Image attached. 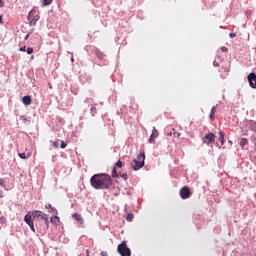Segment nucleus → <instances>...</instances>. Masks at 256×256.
I'll list each match as a JSON object with an SVG mask.
<instances>
[{
    "instance_id": "obj_29",
    "label": "nucleus",
    "mask_w": 256,
    "mask_h": 256,
    "mask_svg": "<svg viewBox=\"0 0 256 256\" xmlns=\"http://www.w3.org/2000/svg\"><path fill=\"white\" fill-rule=\"evenodd\" d=\"M60 147L61 149H65V147H67V143H65L64 141H61Z\"/></svg>"
},
{
    "instance_id": "obj_14",
    "label": "nucleus",
    "mask_w": 256,
    "mask_h": 256,
    "mask_svg": "<svg viewBox=\"0 0 256 256\" xmlns=\"http://www.w3.org/2000/svg\"><path fill=\"white\" fill-rule=\"evenodd\" d=\"M219 135V141L221 142V145H225V134L223 133V131H219L218 132Z\"/></svg>"
},
{
    "instance_id": "obj_43",
    "label": "nucleus",
    "mask_w": 256,
    "mask_h": 256,
    "mask_svg": "<svg viewBox=\"0 0 256 256\" xmlns=\"http://www.w3.org/2000/svg\"><path fill=\"white\" fill-rule=\"evenodd\" d=\"M213 117H215V114H213L212 112H210V119H213Z\"/></svg>"
},
{
    "instance_id": "obj_15",
    "label": "nucleus",
    "mask_w": 256,
    "mask_h": 256,
    "mask_svg": "<svg viewBox=\"0 0 256 256\" xmlns=\"http://www.w3.org/2000/svg\"><path fill=\"white\" fill-rule=\"evenodd\" d=\"M40 218L45 221V225L49 226V215L45 214L42 212V215L40 216Z\"/></svg>"
},
{
    "instance_id": "obj_9",
    "label": "nucleus",
    "mask_w": 256,
    "mask_h": 256,
    "mask_svg": "<svg viewBox=\"0 0 256 256\" xmlns=\"http://www.w3.org/2000/svg\"><path fill=\"white\" fill-rule=\"evenodd\" d=\"M157 137H159V131H157L155 127H153L152 134L148 139L149 143H155V139H157Z\"/></svg>"
},
{
    "instance_id": "obj_31",
    "label": "nucleus",
    "mask_w": 256,
    "mask_h": 256,
    "mask_svg": "<svg viewBox=\"0 0 256 256\" xmlns=\"http://www.w3.org/2000/svg\"><path fill=\"white\" fill-rule=\"evenodd\" d=\"M215 111H217V106L212 107L210 113H212V115H215Z\"/></svg>"
},
{
    "instance_id": "obj_5",
    "label": "nucleus",
    "mask_w": 256,
    "mask_h": 256,
    "mask_svg": "<svg viewBox=\"0 0 256 256\" xmlns=\"http://www.w3.org/2000/svg\"><path fill=\"white\" fill-rule=\"evenodd\" d=\"M40 17L39 15L35 14L33 10H31L27 15V20L29 22L30 27H35L37 25V21H39Z\"/></svg>"
},
{
    "instance_id": "obj_30",
    "label": "nucleus",
    "mask_w": 256,
    "mask_h": 256,
    "mask_svg": "<svg viewBox=\"0 0 256 256\" xmlns=\"http://www.w3.org/2000/svg\"><path fill=\"white\" fill-rule=\"evenodd\" d=\"M28 226L30 227L31 231H33V233H35V224H33V222H32V224H30Z\"/></svg>"
},
{
    "instance_id": "obj_42",
    "label": "nucleus",
    "mask_w": 256,
    "mask_h": 256,
    "mask_svg": "<svg viewBox=\"0 0 256 256\" xmlns=\"http://www.w3.org/2000/svg\"><path fill=\"white\" fill-rule=\"evenodd\" d=\"M101 256H108V255H107V252L102 251V252H101Z\"/></svg>"
},
{
    "instance_id": "obj_6",
    "label": "nucleus",
    "mask_w": 256,
    "mask_h": 256,
    "mask_svg": "<svg viewBox=\"0 0 256 256\" xmlns=\"http://www.w3.org/2000/svg\"><path fill=\"white\" fill-rule=\"evenodd\" d=\"M202 141L206 145H211V143H214L215 141V134L212 132L206 134L204 137H202Z\"/></svg>"
},
{
    "instance_id": "obj_39",
    "label": "nucleus",
    "mask_w": 256,
    "mask_h": 256,
    "mask_svg": "<svg viewBox=\"0 0 256 256\" xmlns=\"http://www.w3.org/2000/svg\"><path fill=\"white\" fill-rule=\"evenodd\" d=\"M213 65H214V67H219V64L217 63V61H214Z\"/></svg>"
},
{
    "instance_id": "obj_17",
    "label": "nucleus",
    "mask_w": 256,
    "mask_h": 256,
    "mask_svg": "<svg viewBox=\"0 0 256 256\" xmlns=\"http://www.w3.org/2000/svg\"><path fill=\"white\" fill-rule=\"evenodd\" d=\"M50 223L57 225V223H59V216L54 215L52 218H50Z\"/></svg>"
},
{
    "instance_id": "obj_21",
    "label": "nucleus",
    "mask_w": 256,
    "mask_h": 256,
    "mask_svg": "<svg viewBox=\"0 0 256 256\" xmlns=\"http://www.w3.org/2000/svg\"><path fill=\"white\" fill-rule=\"evenodd\" d=\"M0 187L7 190V186L5 185V179L4 178H0Z\"/></svg>"
},
{
    "instance_id": "obj_32",
    "label": "nucleus",
    "mask_w": 256,
    "mask_h": 256,
    "mask_svg": "<svg viewBox=\"0 0 256 256\" xmlns=\"http://www.w3.org/2000/svg\"><path fill=\"white\" fill-rule=\"evenodd\" d=\"M229 37H230V39H233V38L237 37V34L231 32V33L229 34Z\"/></svg>"
},
{
    "instance_id": "obj_27",
    "label": "nucleus",
    "mask_w": 256,
    "mask_h": 256,
    "mask_svg": "<svg viewBox=\"0 0 256 256\" xmlns=\"http://www.w3.org/2000/svg\"><path fill=\"white\" fill-rule=\"evenodd\" d=\"M116 167H119V168L123 167V162L121 160H118L116 162Z\"/></svg>"
},
{
    "instance_id": "obj_13",
    "label": "nucleus",
    "mask_w": 256,
    "mask_h": 256,
    "mask_svg": "<svg viewBox=\"0 0 256 256\" xmlns=\"http://www.w3.org/2000/svg\"><path fill=\"white\" fill-rule=\"evenodd\" d=\"M31 96L27 95L22 98V103L26 106H29L31 104Z\"/></svg>"
},
{
    "instance_id": "obj_12",
    "label": "nucleus",
    "mask_w": 256,
    "mask_h": 256,
    "mask_svg": "<svg viewBox=\"0 0 256 256\" xmlns=\"http://www.w3.org/2000/svg\"><path fill=\"white\" fill-rule=\"evenodd\" d=\"M42 214L43 212L39 210H35L31 212V216L33 219H39V217H41Z\"/></svg>"
},
{
    "instance_id": "obj_16",
    "label": "nucleus",
    "mask_w": 256,
    "mask_h": 256,
    "mask_svg": "<svg viewBox=\"0 0 256 256\" xmlns=\"http://www.w3.org/2000/svg\"><path fill=\"white\" fill-rule=\"evenodd\" d=\"M73 217L75 218L76 221H78L79 225H83V217H81L80 214L75 213Z\"/></svg>"
},
{
    "instance_id": "obj_44",
    "label": "nucleus",
    "mask_w": 256,
    "mask_h": 256,
    "mask_svg": "<svg viewBox=\"0 0 256 256\" xmlns=\"http://www.w3.org/2000/svg\"><path fill=\"white\" fill-rule=\"evenodd\" d=\"M0 23L3 24V16H0Z\"/></svg>"
},
{
    "instance_id": "obj_33",
    "label": "nucleus",
    "mask_w": 256,
    "mask_h": 256,
    "mask_svg": "<svg viewBox=\"0 0 256 256\" xmlns=\"http://www.w3.org/2000/svg\"><path fill=\"white\" fill-rule=\"evenodd\" d=\"M53 147H55V149L59 148V142L57 141L53 142Z\"/></svg>"
},
{
    "instance_id": "obj_37",
    "label": "nucleus",
    "mask_w": 256,
    "mask_h": 256,
    "mask_svg": "<svg viewBox=\"0 0 256 256\" xmlns=\"http://www.w3.org/2000/svg\"><path fill=\"white\" fill-rule=\"evenodd\" d=\"M0 7H5V2H3V0H0Z\"/></svg>"
},
{
    "instance_id": "obj_28",
    "label": "nucleus",
    "mask_w": 256,
    "mask_h": 256,
    "mask_svg": "<svg viewBox=\"0 0 256 256\" xmlns=\"http://www.w3.org/2000/svg\"><path fill=\"white\" fill-rule=\"evenodd\" d=\"M120 177H121L122 179H124V181H127V179H128L127 173L121 174Z\"/></svg>"
},
{
    "instance_id": "obj_20",
    "label": "nucleus",
    "mask_w": 256,
    "mask_h": 256,
    "mask_svg": "<svg viewBox=\"0 0 256 256\" xmlns=\"http://www.w3.org/2000/svg\"><path fill=\"white\" fill-rule=\"evenodd\" d=\"M250 129H251V131L256 132V121H251L250 122Z\"/></svg>"
},
{
    "instance_id": "obj_45",
    "label": "nucleus",
    "mask_w": 256,
    "mask_h": 256,
    "mask_svg": "<svg viewBox=\"0 0 256 256\" xmlns=\"http://www.w3.org/2000/svg\"><path fill=\"white\" fill-rule=\"evenodd\" d=\"M75 61V59L73 58V56L71 57V62L73 63Z\"/></svg>"
},
{
    "instance_id": "obj_22",
    "label": "nucleus",
    "mask_w": 256,
    "mask_h": 256,
    "mask_svg": "<svg viewBox=\"0 0 256 256\" xmlns=\"http://www.w3.org/2000/svg\"><path fill=\"white\" fill-rule=\"evenodd\" d=\"M51 3H53V0H44L43 1L44 7H47V5H51Z\"/></svg>"
},
{
    "instance_id": "obj_34",
    "label": "nucleus",
    "mask_w": 256,
    "mask_h": 256,
    "mask_svg": "<svg viewBox=\"0 0 256 256\" xmlns=\"http://www.w3.org/2000/svg\"><path fill=\"white\" fill-rule=\"evenodd\" d=\"M221 51H222L223 53H227L228 49H227V47L223 46V47H221Z\"/></svg>"
},
{
    "instance_id": "obj_18",
    "label": "nucleus",
    "mask_w": 256,
    "mask_h": 256,
    "mask_svg": "<svg viewBox=\"0 0 256 256\" xmlns=\"http://www.w3.org/2000/svg\"><path fill=\"white\" fill-rule=\"evenodd\" d=\"M112 177H114V179H117V177H119V173L117 172V167H113L112 168Z\"/></svg>"
},
{
    "instance_id": "obj_10",
    "label": "nucleus",
    "mask_w": 256,
    "mask_h": 256,
    "mask_svg": "<svg viewBox=\"0 0 256 256\" xmlns=\"http://www.w3.org/2000/svg\"><path fill=\"white\" fill-rule=\"evenodd\" d=\"M24 221H25V223H27L28 225L33 224V216H31V212H28V213L25 215Z\"/></svg>"
},
{
    "instance_id": "obj_8",
    "label": "nucleus",
    "mask_w": 256,
    "mask_h": 256,
    "mask_svg": "<svg viewBox=\"0 0 256 256\" xmlns=\"http://www.w3.org/2000/svg\"><path fill=\"white\" fill-rule=\"evenodd\" d=\"M180 196L182 199H189V197H191V190L188 187H183L180 190Z\"/></svg>"
},
{
    "instance_id": "obj_11",
    "label": "nucleus",
    "mask_w": 256,
    "mask_h": 256,
    "mask_svg": "<svg viewBox=\"0 0 256 256\" xmlns=\"http://www.w3.org/2000/svg\"><path fill=\"white\" fill-rule=\"evenodd\" d=\"M247 145H249V140H247V138H241L240 146L242 147V149H247Z\"/></svg>"
},
{
    "instance_id": "obj_4",
    "label": "nucleus",
    "mask_w": 256,
    "mask_h": 256,
    "mask_svg": "<svg viewBox=\"0 0 256 256\" xmlns=\"http://www.w3.org/2000/svg\"><path fill=\"white\" fill-rule=\"evenodd\" d=\"M117 251L121 256H131V249L127 247V242L125 241L118 245Z\"/></svg>"
},
{
    "instance_id": "obj_47",
    "label": "nucleus",
    "mask_w": 256,
    "mask_h": 256,
    "mask_svg": "<svg viewBox=\"0 0 256 256\" xmlns=\"http://www.w3.org/2000/svg\"><path fill=\"white\" fill-rule=\"evenodd\" d=\"M31 59H35V56H31Z\"/></svg>"
},
{
    "instance_id": "obj_3",
    "label": "nucleus",
    "mask_w": 256,
    "mask_h": 256,
    "mask_svg": "<svg viewBox=\"0 0 256 256\" xmlns=\"http://www.w3.org/2000/svg\"><path fill=\"white\" fill-rule=\"evenodd\" d=\"M92 53H94V55H96L97 59H99V61H101L100 65H109V61H107L105 59V54H103V52H101V50H99V48L93 47L92 48Z\"/></svg>"
},
{
    "instance_id": "obj_23",
    "label": "nucleus",
    "mask_w": 256,
    "mask_h": 256,
    "mask_svg": "<svg viewBox=\"0 0 256 256\" xmlns=\"http://www.w3.org/2000/svg\"><path fill=\"white\" fill-rule=\"evenodd\" d=\"M49 213H52L54 215H58L57 209L55 207H52V209L49 210Z\"/></svg>"
},
{
    "instance_id": "obj_41",
    "label": "nucleus",
    "mask_w": 256,
    "mask_h": 256,
    "mask_svg": "<svg viewBox=\"0 0 256 256\" xmlns=\"http://www.w3.org/2000/svg\"><path fill=\"white\" fill-rule=\"evenodd\" d=\"M3 193H4L3 190H0V198L1 199H3V196H4Z\"/></svg>"
},
{
    "instance_id": "obj_38",
    "label": "nucleus",
    "mask_w": 256,
    "mask_h": 256,
    "mask_svg": "<svg viewBox=\"0 0 256 256\" xmlns=\"http://www.w3.org/2000/svg\"><path fill=\"white\" fill-rule=\"evenodd\" d=\"M30 35H31V33H28V34L25 36L24 40L27 41V39H29V36H30Z\"/></svg>"
},
{
    "instance_id": "obj_24",
    "label": "nucleus",
    "mask_w": 256,
    "mask_h": 256,
    "mask_svg": "<svg viewBox=\"0 0 256 256\" xmlns=\"http://www.w3.org/2000/svg\"><path fill=\"white\" fill-rule=\"evenodd\" d=\"M18 155L20 159H27V154H25V152L19 153Z\"/></svg>"
},
{
    "instance_id": "obj_1",
    "label": "nucleus",
    "mask_w": 256,
    "mask_h": 256,
    "mask_svg": "<svg viewBox=\"0 0 256 256\" xmlns=\"http://www.w3.org/2000/svg\"><path fill=\"white\" fill-rule=\"evenodd\" d=\"M91 186L94 189H109L111 185H113V179H111V176L109 174L100 173V174H94L90 178Z\"/></svg>"
},
{
    "instance_id": "obj_36",
    "label": "nucleus",
    "mask_w": 256,
    "mask_h": 256,
    "mask_svg": "<svg viewBox=\"0 0 256 256\" xmlns=\"http://www.w3.org/2000/svg\"><path fill=\"white\" fill-rule=\"evenodd\" d=\"M45 207H46L47 209H49V211L53 208V206H52L51 204H47Z\"/></svg>"
},
{
    "instance_id": "obj_35",
    "label": "nucleus",
    "mask_w": 256,
    "mask_h": 256,
    "mask_svg": "<svg viewBox=\"0 0 256 256\" xmlns=\"http://www.w3.org/2000/svg\"><path fill=\"white\" fill-rule=\"evenodd\" d=\"M27 49V46L20 47V51L25 52Z\"/></svg>"
},
{
    "instance_id": "obj_26",
    "label": "nucleus",
    "mask_w": 256,
    "mask_h": 256,
    "mask_svg": "<svg viewBox=\"0 0 256 256\" xmlns=\"http://www.w3.org/2000/svg\"><path fill=\"white\" fill-rule=\"evenodd\" d=\"M33 47H28L27 48V50H26V53L28 54V55H31L32 53H33Z\"/></svg>"
},
{
    "instance_id": "obj_25",
    "label": "nucleus",
    "mask_w": 256,
    "mask_h": 256,
    "mask_svg": "<svg viewBox=\"0 0 256 256\" xmlns=\"http://www.w3.org/2000/svg\"><path fill=\"white\" fill-rule=\"evenodd\" d=\"M126 221H133V214L130 213L126 216Z\"/></svg>"
},
{
    "instance_id": "obj_7",
    "label": "nucleus",
    "mask_w": 256,
    "mask_h": 256,
    "mask_svg": "<svg viewBox=\"0 0 256 256\" xmlns=\"http://www.w3.org/2000/svg\"><path fill=\"white\" fill-rule=\"evenodd\" d=\"M249 85L252 89H256V74L255 72H251L248 76H247Z\"/></svg>"
},
{
    "instance_id": "obj_40",
    "label": "nucleus",
    "mask_w": 256,
    "mask_h": 256,
    "mask_svg": "<svg viewBox=\"0 0 256 256\" xmlns=\"http://www.w3.org/2000/svg\"><path fill=\"white\" fill-rule=\"evenodd\" d=\"M174 137H181V133H174Z\"/></svg>"
},
{
    "instance_id": "obj_19",
    "label": "nucleus",
    "mask_w": 256,
    "mask_h": 256,
    "mask_svg": "<svg viewBox=\"0 0 256 256\" xmlns=\"http://www.w3.org/2000/svg\"><path fill=\"white\" fill-rule=\"evenodd\" d=\"M90 113H91L92 117H95V113H97V108L95 107V105L91 106Z\"/></svg>"
},
{
    "instance_id": "obj_2",
    "label": "nucleus",
    "mask_w": 256,
    "mask_h": 256,
    "mask_svg": "<svg viewBox=\"0 0 256 256\" xmlns=\"http://www.w3.org/2000/svg\"><path fill=\"white\" fill-rule=\"evenodd\" d=\"M131 167L133 171H139V169H143V167H145V153L140 152L137 155V158H135L131 163Z\"/></svg>"
},
{
    "instance_id": "obj_46",
    "label": "nucleus",
    "mask_w": 256,
    "mask_h": 256,
    "mask_svg": "<svg viewBox=\"0 0 256 256\" xmlns=\"http://www.w3.org/2000/svg\"><path fill=\"white\" fill-rule=\"evenodd\" d=\"M83 119H84L83 116H80V121H83Z\"/></svg>"
}]
</instances>
